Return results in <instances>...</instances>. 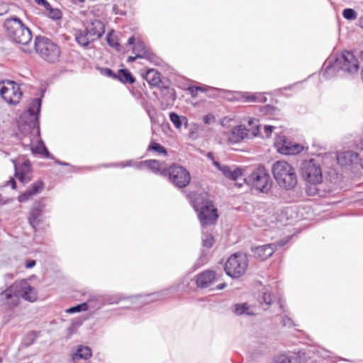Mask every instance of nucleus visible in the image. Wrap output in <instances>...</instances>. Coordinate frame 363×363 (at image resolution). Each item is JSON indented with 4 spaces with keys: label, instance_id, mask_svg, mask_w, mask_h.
<instances>
[{
    "label": "nucleus",
    "instance_id": "nucleus-1",
    "mask_svg": "<svg viewBox=\"0 0 363 363\" xmlns=\"http://www.w3.org/2000/svg\"><path fill=\"white\" fill-rule=\"evenodd\" d=\"M1 301L8 307H15L19 303V298L33 302L37 298L35 290L28 281H16L0 294Z\"/></svg>",
    "mask_w": 363,
    "mask_h": 363
},
{
    "label": "nucleus",
    "instance_id": "nucleus-2",
    "mask_svg": "<svg viewBox=\"0 0 363 363\" xmlns=\"http://www.w3.org/2000/svg\"><path fill=\"white\" fill-rule=\"evenodd\" d=\"M3 27L8 38L15 43L28 46L31 42V30L16 16L5 19Z\"/></svg>",
    "mask_w": 363,
    "mask_h": 363
},
{
    "label": "nucleus",
    "instance_id": "nucleus-3",
    "mask_svg": "<svg viewBox=\"0 0 363 363\" xmlns=\"http://www.w3.org/2000/svg\"><path fill=\"white\" fill-rule=\"evenodd\" d=\"M272 171L275 180L281 188L291 190L297 185L298 179L295 169L287 162H276L272 166Z\"/></svg>",
    "mask_w": 363,
    "mask_h": 363
},
{
    "label": "nucleus",
    "instance_id": "nucleus-4",
    "mask_svg": "<svg viewBox=\"0 0 363 363\" xmlns=\"http://www.w3.org/2000/svg\"><path fill=\"white\" fill-rule=\"evenodd\" d=\"M34 49L43 59L50 62L57 61L60 55V48L49 38L41 35L35 38Z\"/></svg>",
    "mask_w": 363,
    "mask_h": 363
},
{
    "label": "nucleus",
    "instance_id": "nucleus-5",
    "mask_svg": "<svg viewBox=\"0 0 363 363\" xmlns=\"http://www.w3.org/2000/svg\"><path fill=\"white\" fill-rule=\"evenodd\" d=\"M194 208L199 211V218L203 226L213 224L218 218L217 209L212 202L203 196L201 195L196 199Z\"/></svg>",
    "mask_w": 363,
    "mask_h": 363
},
{
    "label": "nucleus",
    "instance_id": "nucleus-6",
    "mask_svg": "<svg viewBox=\"0 0 363 363\" xmlns=\"http://www.w3.org/2000/svg\"><path fill=\"white\" fill-rule=\"evenodd\" d=\"M245 181L248 186L262 193H267L272 185V180L264 167L254 169Z\"/></svg>",
    "mask_w": 363,
    "mask_h": 363
},
{
    "label": "nucleus",
    "instance_id": "nucleus-7",
    "mask_svg": "<svg viewBox=\"0 0 363 363\" xmlns=\"http://www.w3.org/2000/svg\"><path fill=\"white\" fill-rule=\"evenodd\" d=\"M259 133V124L258 120L250 118L247 121V127L240 125L231 130L229 140L232 143H239L247 138L256 137Z\"/></svg>",
    "mask_w": 363,
    "mask_h": 363
},
{
    "label": "nucleus",
    "instance_id": "nucleus-8",
    "mask_svg": "<svg viewBox=\"0 0 363 363\" xmlns=\"http://www.w3.org/2000/svg\"><path fill=\"white\" fill-rule=\"evenodd\" d=\"M303 179L313 185L321 183L323 179L320 164L314 159L303 161L301 167Z\"/></svg>",
    "mask_w": 363,
    "mask_h": 363
},
{
    "label": "nucleus",
    "instance_id": "nucleus-9",
    "mask_svg": "<svg viewBox=\"0 0 363 363\" xmlns=\"http://www.w3.org/2000/svg\"><path fill=\"white\" fill-rule=\"evenodd\" d=\"M247 259L245 255L234 254L228 258L225 265L226 274L233 278L245 274L247 267Z\"/></svg>",
    "mask_w": 363,
    "mask_h": 363
},
{
    "label": "nucleus",
    "instance_id": "nucleus-10",
    "mask_svg": "<svg viewBox=\"0 0 363 363\" xmlns=\"http://www.w3.org/2000/svg\"><path fill=\"white\" fill-rule=\"evenodd\" d=\"M170 182L177 188H184L189 185L191 177L189 172L184 167L174 164L167 170Z\"/></svg>",
    "mask_w": 363,
    "mask_h": 363
},
{
    "label": "nucleus",
    "instance_id": "nucleus-11",
    "mask_svg": "<svg viewBox=\"0 0 363 363\" xmlns=\"http://www.w3.org/2000/svg\"><path fill=\"white\" fill-rule=\"evenodd\" d=\"M0 95L9 104L19 103L22 92L18 84L13 81L0 82Z\"/></svg>",
    "mask_w": 363,
    "mask_h": 363
},
{
    "label": "nucleus",
    "instance_id": "nucleus-12",
    "mask_svg": "<svg viewBox=\"0 0 363 363\" xmlns=\"http://www.w3.org/2000/svg\"><path fill=\"white\" fill-rule=\"evenodd\" d=\"M336 66L348 73L356 72L359 67L357 60L350 52H342L336 60Z\"/></svg>",
    "mask_w": 363,
    "mask_h": 363
},
{
    "label": "nucleus",
    "instance_id": "nucleus-13",
    "mask_svg": "<svg viewBox=\"0 0 363 363\" xmlns=\"http://www.w3.org/2000/svg\"><path fill=\"white\" fill-rule=\"evenodd\" d=\"M15 176L23 184L31 180V164L29 160L24 161L22 164H17L14 161Z\"/></svg>",
    "mask_w": 363,
    "mask_h": 363
},
{
    "label": "nucleus",
    "instance_id": "nucleus-14",
    "mask_svg": "<svg viewBox=\"0 0 363 363\" xmlns=\"http://www.w3.org/2000/svg\"><path fill=\"white\" fill-rule=\"evenodd\" d=\"M276 250V245L272 243L254 247L252 248V252L254 257L264 260L272 256Z\"/></svg>",
    "mask_w": 363,
    "mask_h": 363
},
{
    "label": "nucleus",
    "instance_id": "nucleus-15",
    "mask_svg": "<svg viewBox=\"0 0 363 363\" xmlns=\"http://www.w3.org/2000/svg\"><path fill=\"white\" fill-rule=\"evenodd\" d=\"M35 128H37L36 132L38 134L39 127L37 117H34V120L30 118H28V121H25L22 120L18 125L20 132L24 135L31 133Z\"/></svg>",
    "mask_w": 363,
    "mask_h": 363
},
{
    "label": "nucleus",
    "instance_id": "nucleus-16",
    "mask_svg": "<svg viewBox=\"0 0 363 363\" xmlns=\"http://www.w3.org/2000/svg\"><path fill=\"white\" fill-rule=\"evenodd\" d=\"M216 274L213 271L207 270L197 276L196 284L201 288L209 286L216 280Z\"/></svg>",
    "mask_w": 363,
    "mask_h": 363
},
{
    "label": "nucleus",
    "instance_id": "nucleus-17",
    "mask_svg": "<svg viewBox=\"0 0 363 363\" xmlns=\"http://www.w3.org/2000/svg\"><path fill=\"white\" fill-rule=\"evenodd\" d=\"M85 30L90 37L99 38L104 33V26L101 21L94 20L86 26Z\"/></svg>",
    "mask_w": 363,
    "mask_h": 363
},
{
    "label": "nucleus",
    "instance_id": "nucleus-18",
    "mask_svg": "<svg viewBox=\"0 0 363 363\" xmlns=\"http://www.w3.org/2000/svg\"><path fill=\"white\" fill-rule=\"evenodd\" d=\"M43 186V184L42 182L38 181L35 182L32 186L31 189L26 190L24 193L21 194L18 196V201L20 202H24L26 200L29 199L32 196L38 194L40 192Z\"/></svg>",
    "mask_w": 363,
    "mask_h": 363
},
{
    "label": "nucleus",
    "instance_id": "nucleus-19",
    "mask_svg": "<svg viewBox=\"0 0 363 363\" xmlns=\"http://www.w3.org/2000/svg\"><path fill=\"white\" fill-rule=\"evenodd\" d=\"M133 52L140 58L151 59L152 57V53L148 50L144 43L141 41L137 42L133 47Z\"/></svg>",
    "mask_w": 363,
    "mask_h": 363
},
{
    "label": "nucleus",
    "instance_id": "nucleus-20",
    "mask_svg": "<svg viewBox=\"0 0 363 363\" xmlns=\"http://www.w3.org/2000/svg\"><path fill=\"white\" fill-rule=\"evenodd\" d=\"M142 164L146 165L150 169H151L153 172L164 174H165V168L164 167V163L161 162L156 160H148L142 162Z\"/></svg>",
    "mask_w": 363,
    "mask_h": 363
},
{
    "label": "nucleus",
    "instance_id": "nucleus-21",
    "mask_svg": "<svg viewBox=\"0 0 363 363\" xmlns=\"http://www.w3.org/2000/svg\"><path fill=\"white\" fill-rule=\"evenodd\" d=\"M40 107L41 100L40 99H33L30 105V107L28 108V112L23 117L26 118L27 116H28L29 118L31 120H34V117H37L38 118Z\"/></svg>",
    "mask_w": 363,
    "mask_h": 363
},
{
    "label": "nucleus",
    "instance_id": "nucleus-22",
    "mask_svg": "<svg viewBox=\"0 0 363 363\" xmlns=\"http://www.w3.org/2000/svg\"><path fill=\"white\" fill-rule=\"evenodd\" d=\"M143 78L149 83L150 86H157L161 82L160 73L154 69H149L145 74Z\"/></svg>",
    "mask_w": 363,
    "mask_h": 363
},
{
    "label": "nucleus",
    "instance_id": "nucleus-23",
    "mask_svg": "<svg viewBox=\"0 0 363 363\" xmlns=\"http://www.w3.org/2000/svg\"><path fill=\"white\" fill-rule=\"evenodd\" d=\"M357 156L354 152H344L337 156V162L341 165H349L357 158Z\"/></svg>",
    "mask_w": 363,
    "mask_h": 363
},
{
    "label": "nucleus",
    "instance_id": "nucleus-24",
    "mask_svg": "<svg viewBox=\"0 0 363 363\" xmlns=\"http://www.w3.org/2000/svg\"><path fill=\"white\" fill-rule=\"evenodd\" d=\"M41 216L42 210L40 208H34L32 209L28 217V223L33 229L35 230L36 226L39 224Z\"/></svg>",
    "mask_w": 363,
    "mask_h": 363
},
{
    "label": "nucleus",
    "instance_id": "nucleus-25",
    "mask_svg": "<svg viewBox=\"0 0 363 363\" xmlns=\"http://www.w3.org/2000/svg\"><path fill=\"white\" fill-rule=\"evenodd\" d=\"M89 35L86 33V30H77L75 33V40L77 43L82 46V47H87L89 44Z\"/></svg>",
    "mask_w": 363,
    "mask_h": 363
},
{
    "label": "nucleus",
    "instance_id": "nucleus-26",
    "mask_svg": "<svg viewBox=\"0 0 363 363\" xmlns=\"http://www.w3.org/2000/svg\"><path fill=\"white\" fill-rule=\"evenodd\" d=\"M91 356V350L90 347L86 346H79L77 352L74 354L73 359H87Z\"/></svg>",
    "mask_w": 363,
    "mask_h": 363
},
{
    "label": "nucleus",
    "instance_id": "nucleus-27",
    "mask_svg": "<svg viewBox=\"0 0 363 363\" xmlns=\"http://www.w3.org/2000/svg\"><path fill=\"white\" fill-rule=\"evenodd\" d=\"M169 119L177 129L182 127V123L187 125V118L185 116H179L174 112L169 113Z\"/></svg>",
    "mask_w": 363,
    "mask_h": 363
},
{
    "label": "nucleus",
    "instance_id": "nucleus-28",
    "mask_svg": "<svg viewBox=\"0 0 363 363\" xmlns=\"http://www.w3.org/2000/svg\"><path fill=\"white\" fill-rule=\"evenodd\" d=\"M234 312L237 315H254L252 308L247 303L235 305Z\"/></svg>",
    "mask_w": 363,
    "mask_h": 363
},
{
    "label": "nucleus",
    "instance_id": "nucleus-29",
    "mask_svg": "<svg viewBox=\"0 0 363 363\" xmlns=\"http://www.w3.org/2000/svg\"><path fill=\"white\" fill-rule=\"evenodd\" d=\"M303 147L298 145H291L290 143L288 144L286 148L281 150V154L283 155H296L301 152Z\"/></svg>",
    "mask_w": 363,
    "mask_h": 363
},
{
    "label": "nucleus",
    "instance_id": "nucleus-30",
    "mask_svg": "<svg viewBox=\"0 0 363 363\" xmlns=\"http://www.w3.org/2000/svg\"><path fill=\"white\" fill-rule=\"evenodd\" d=\"M118 78L123 82L133 84L135 79L132 77L130 72L128 69H120Z\"/></svg>",
    "mask_w": 363,
    "mask_h": 363
},
{
    "label": "nucleus",
    "instance_id": "nucleus-31",
    "mask_svg": "<svg viewBox=\"0 0 363 363\" xmlns=\"http://www.w3.org/2000/svg\"><path fill=\"white\" fill-rule=\"evenodd\" d=\"M288 144H289V142L286 140L284 135H277L274 141V145L279 152L281 153V150L286 148Z\"/></svg>",
    "mask_w": 363,
    "mask_h": 363
},
{
    "label": "nucleus",
    "instance_id": "nucleus-32",
    "mask_svg": "<svg viewBox=\"0 0 363 363\" xmlns=\"http://www.w3.org/2000/svg\"><path fill=\"white\" fill-rule=\"evenodd\" d=\"M38 333L35 331L28 332L23 339L22 345L25 347L31 345L38 337Z\"/></svg>",
    "mask_w": 363,
    "mask_h": 363
},
{
    "label": "nucleus",
    "instance_id": "nucleus-33",
    "mask_svg": "<svg viewBox=\"0 0 363 363\" xmlns=\"http://www.w3.org/2000/svg\"><path fill=\"white\" fill-rule=\"evenodd\" d=\"M148 150H153L159 154L167 155L166 149L160 144L156 142H151L148 147Z\"/></svg>",
    "mask_w": 363,
    "mask_h": 363
},
{
    "label": "nucleus",
    "instance_id": "nucleus-34",
    "mask_svg": "<svg viewBox=\"0 0 363 363\" xmlns=\"http://www.w3.org/2000/svg\"><path fill=\"white\" fill-rule=\"evenodd\" d=\"M47 11H48V16L53 20H59L62 18V12L58 9H53L50 6Z\"/></svg>",
    "mask_w": 363,
    "mask_h": 363
},
{
    "label": "nucleus",
    "instance_id": "nucleus-35",
    "mask_svg": "<svg viewBox=\"0 0 363 363\" xmlns=\"http://www.w3.org/2000/svg\"><path fill=\"white\" fill-rule=\"evenodd\" d=\"M106 40H107L108 44L111 47L113 48L117 51H121V47L120 44L118 43L116 38H115L114 36H112L111 34H108L106 37Z\"/></svg>",
    "mask_w": 363,
    "mask_h": 363
},
{
    "label": "nucleus",
    "instance_id": "nucleus-36",
    "mask_svg": "<svg viewBox=\"0 0 363 363\" xmlns=\"http://www.w3.org/2000/svg\"><path fill=\"white\" fill-rule=\"evenodd\" d=\"M88 309V306L86 303H83L75 306L74 307H71L67 310V312L69 313H78L81 311H85Z\"/></svg>",
    "mask_w": 363,
    "mask_h": 363
},
{
    "label": "nucleus",
    "instance_id": "nucleus-37",
    "mask_svg": "<svg viewBox=\"0 0 363 363\" xmlns=\"http://www.w3.org/2000/svg\"><path fill=\"white\" fill-rule=\"evenodd\" d=\"M342 16L347 20H354L357 18V13L352 9H345L342 12Z\"/></svg>",
    "mask_w": 363,
    "mask_h": 363
},
{
    "label": "nucleus",
    "instance_id": "nucleus-38",
    "mask_svg": "<svg viewBox=\"0 0 363 363\" xmlns=\"http://www.w3.org/2000/svg\"><path fill=\"white\" fill-rule=\"evenodd\" d=\"M202 243L204 247L210 248L214 244V238L211 235L205 234L202 238Z\"/></svg>",
    "mask_w": 363,
    "mask_h": 363
},
{
    "label": "nucleus",
    "instance_id": "nucleus-39",
    "mask_svg": "<svg viewBox=\"0 0 363 363\" xmlns=\"http://www.w3.org/2000/svg\"><path fill=\"white\" fill-rule=\"evenodd\" d=\"M31 150L34 153L45 154L47 157H49V152L44 145H39L35 147H31Z\"/></svg>",
    "mask_w": 363,
    "mask_h": 363
},
{
    "label": "nucleus",
    "instance_id": "nucleus-40",
    "mask_svg": "<svg viewBox=\"0 0 363 363\" xmlns=\"http://www.w3.org/2000/svg\"><path fill=\"white\" fill-rule=\"evenodd\" d=\"M263 302L266 304V306H269L272 301V295L269 292L265 291L262 296Z\"/></svg>",
    "mask_w": 363,
    "mask_h": 363
},
{
    "label": "nucleus",
    "instance_id": "nucleus-41",
    "mask_svg": "<svg viewBox=\"0 0 363 363\" xmlns=\"http://www.w3.org/2000/svg\"><path fill=\"white\" fill-rule=\"evenodd\" d=\"M241 175H242V171L240 169L237 168V169L232 170L228 178L232 180H236Z\"/></svg>",
    "mask_w": 363,
    "mask_h": 363
},
{
    "label": "nucleus",
    "instance_id": "nucleus-42",
    "mask_svg": "<svg viewBox=\"0 0 363 363\" xmlns=\"http://www.w3.org/2000/svg\"><path fill=\"white\" fill-rule=\"evenodd\" d=\"M9 11L8 4L3 1H0V16L7 13Z\"/></svg>",
    "mask_w": 363,
    "mask_h": 363
},
{
    "label": "nucleus",
    "instance_id": "nucleus-43",
    "mask_svg": "<svg viewBox=\"0 0 363 363\" xmlns=\"http://www.w3.org/2000/svg\"><path fill=\"white\" fill-rule=\"evenodd\" d=\"M276 128V127L273 126V125H266L264 126V134H265V136L267 138H269L272 131Z\"/></svg>",
    "mask_w": 363,
    "mask_h": 363
},
{
    "label": "nucleus",
    "instance_id": "nucleus-44",
    "mask_svg": "<svg viewBox=\"0 0 363 363\" xmlns=\"http://www.w3.org/2000/svg\"><path fill=\"white\" fill-rule=\"evenodd\" d=\"M274 363H291V361L287 356L280 355L277 357Z\"/></svg>",
    "mask_w": 363,
    "mask_h": 363
},
{
    "label": "nucleus",
    "instance_id": "nucleus-45",
    "mask_svg": "<svg viewBox=\"0 0 363 363\" xmlns=\"http://www.w3.org/2000/svg\"><path fill=\"white\" fill-rule=\"evenodd\" d=\"M35 2L38 5L43 6L45 10L47 11L51 6L49 2L47 0H35Z\"/></svg>",
    "mask_w": 363,
    "mask_h": 363
},
{
    "label": "nucleus",
    "instance_id": "nucleus-46",
    "mask_svg": "<svg viewBox=\"0 0 363 363\" xmlns=\"http://www.w3.org/2000/svg\"><path fill=\"white\" fill-rule=\"evenodd\" d=\"M220 171L226 177L228 178L232 172V169L226 165H223V167H220Z\"/></svg>",
    "mask_w": 363,
    "mask_h": 363
},
{
    "label": "nucleus",
    "instance_id": "nucleus-47",
    "mask_svg": "<svg viewBox=\"0 0 363 363\" xmlns=\"http://www.w3.org/2000/svg\"><path fill=\"white\" fill-rule=\"evenodd\" d=\"M201 89L200 86H190L189 91L193 97L196 96L199 90Z\"/></svg>",
    "mask_w": 363,
    "mask_h": 363
},
{
    "label": "nucleus",
    "instance_id": "nucleus-48",
    "mask_svg": "<svg viewBox=\"0 0 363 363\" xmlns=\"http://www.w3.org/2000/svg\"><path fill=\"white\" fill-rule=\"evenodd\" d=\"M203 122L206 124H210L213 121H214V117L212 115L208 114L203 116Z\"/></svg>",
    "mask_w": 363,
    "mask_h": 363
},
{
    "label": "nucleus",
    "instance_id": "nucleus-49",
    "mask_svg": "<svg viewBox=\"0 0 363 363\" xmlns=\"http://www.w3.org/2000/svg\"><path fill=\"white\" fill-rule=\"evenodd\" d=\"M35 265V260H30L27 262L26 264V267L28 269L32 268Z\"/></svg>",
    "mask_w": 363,
    "mask_h": 363
},
{
    "label": "nucleus",
    "instance_id": "nucleus-50",
    "mask_svg": "<svg viewBox=\"0 0 363 363\" xmlns=\"http://www.w3.org/2000/svg\"><path fill=\"white\" fill-rule=\"evenodd\" d=\"M246 99L248 101H257V98L255 95H247L245 96Z\"/></svg>",
    "mask_w": 363,
    "mask_h": 363
},
{
    "label": "nucleus",
    "instance_id": "nucleus-51",
    "mask_svg": "<svg viewBox=\"0 0 363 363\" xmlns=\"http://www.w3.org/2000/svg\"><path fill=\"white\" fill-rule=\"evenodd\" d=\"M8 184V185H11V187H12V189H16V182H15V180H14L13 178H11V179L8 182V184Z\"/></svg>",
    "mask_w": 363,
    "mask_h": 363
},
{
    "label": "nucleus",
    "instance_id": "nucleus-52",
    "mask_svg": "<svg viewBox=\"0 0 363 363\" xmlns=\"http://www.w3.org/2000/svg\"><path fill=\"white\" fill-rule=\"evenodd\" d=\"M138 57H137V55H135V56H130L128 57V62H132L133 61H135L136 59H138Z\"/></svg>",
    "mask_w": 363,
    "mask_h": 363
},
{
    "label": "nucleus",
    "instance_id": "nucleus-53",
    "mask_svg": "<svg viewBox=\"0 0 363 363\" xmlns=\"http://www.w3.org/2000/svg\"><path fill=\"white\" fill-rule=\"evenodd\" d=\"M134 43H135V38H134V37H133V36H132V37L129 38V39L128 40V44H129V45H133V44H134Z\"/></svg>",
    "mask_w": 363,
    "mask_h": 363
},
{
    "label": "nucleus",
    "instance_id": "nucleus-54",
    "mask_svg": "<svg viewBox=\"0 0 363 363\" xmlns=\"http://www.w3.org/2000/svg\"><path fill=\"white\" fill-rule=\"evenodd\" d=\"M225 286H226V284L225 283H222L217 286V289L218 290H221V289H224L225 287Z\"/></svg>",
    "mask_w": 363,
    "mask_h": 363
},
{
    "label": "nucleus",
    "instance_id": "nucleus-55",
    "mask_svg": "<svg viewBox=\"0 0 363 363\" xmlns=\"http://www.w3.org/2000/svg\"><path fill=\"white\" fill-rule=\"evenodd\" d=\"M213 164L220 170V167H223L219 162H213Z\"/></svg>",
    "mask_w": 363,
    "mask_h": 363
},
{
    "label": "nucleus",
    "instance_id": "nucleus-56",
    "mask_svg": "<svg viewBox=\"0 0 363 363\" xmlns=\"http://www.w3.org/2000/svg\"><path fill=\"white\" fill-rule=\"evenodd\" d=\"M23 51L27 53H30L32 52V48L26 47V48L23 49Z\"/></svg>",
    "mask_w": 363,
    "mask_h": 363
},
{
    "label": "nucleus",
    "instance_id": "nucleus-57",
    "mask_svg": "<svg viewBox=\"0 0 363 363\" xmlns=\"http://www.w3.org/2000/svg\"><path fill=\"white\" fill-rule=\"evenodd\" d=\"M307 192L309 195H315L316 194L315 190L314 191H311L310 189H307Z\"/></svg>",
    "mask_w": 363,
    "mask_h": 363
},
{
    "label": "nucleus",
    "instance_id": "nucleus-58",
    "mask_svg": "<svg viewBox=\"0 0 363 363\" xmlns=\"http://www.w3.org/2000/svg\"><path fill=\"white\" fill-rule=\"evenodd\" d=\"M359 26H360V27L363 28V16H362V17L359 18Z\"/></svg>",
    "mask_w": 363,
    "mask_h": 363
},
{
    "label": "nucleus",
    "instance_id": "nucleus-59",
    "mask_svg": "<svg viewBox=\"0 0 363 363\" xmlns=\"http://www.w3.org/2000/svg\"><path fill=\"white\" fill-rule=\"evenodd\" d=\"M199 91H204V89H203L202 87H201V89H200Z\"/></svg>",
    "mask_w": 363,
    "mask_h": 363
},
{
    "label": "nucleus",
    "instance_id": "nucleus-60",
    "mask_svg": "<svg viewBox=\"0 0 363 363\" xmlns=\"http://www.w3.org/2000/svg\"><path fill=\"white\" fill-rule=\"evenodd\" d=\"M107 72H108L109 74H111V69H107Z\"/></svg>",
    "mask_w": 363,
    "mask_h": 363
},
{
    "label": "nucleus",
    "instance_id": "nucleus-61",
    "mask_svg": "<svg viewBox=\"0 0 363 363\" xmlns=\"http://www.w3.org/2000/svg\"><path fill=\"white\" fill-rule=\"evenodd\" d=\"M208 157H211V153H208Z\"/></svg>",
    "mask_w": 363,
    "mask_h": 363
},
{
    "label": "nucleus",
    "instance_id": "nucleus-62",
    "mask_svg": "<svg viewBox=\"0 0 363 363\" xmlns=\"http://www.w3.org/2000/svg\"><path fill=\"white\" fill-rule=\"evenodd\" d=\"M208 157H211V153H208Z\"/></svg>",
    "mask_w": 363,
    "mask_h": 363
},
{
    "label": "nucleus",
    "instance_id": "nucleus-63",
    "mask_svg": "<svg viewBox=\"0 0 363 363\" xmlns=\"http://www.w3.org/2000/svg\"><path fill=\"white\" fill-rule=\"evenodd\" d=\"M84 0H79V2H84Z\"/></svg>",
    "mask_w": 363,
    "mask_h": 363
}]
</instances>
